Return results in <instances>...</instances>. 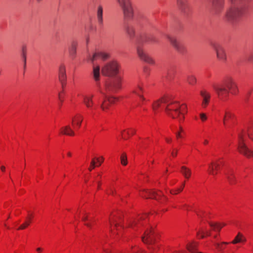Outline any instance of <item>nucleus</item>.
I'll return each mask as SVG.
<instances>
[{"mask_svg":"<svg viewBox=\"0 0 253 253\" xmlns=\"http://www.w3.org/2000/svg\"><path fill=\"white\" fill-rule=\"evenodd\" d=\"M93 78L97 83V85L100 87L98 81L100 80V67L99 66H93Z\"/></svg>","mask_w":253,"mask_h":253,"instance_id":"6ab92c4d","label":"nucleus"},{"mask_svg":"<svg viewBox=\"0 0 253 253\" xmlns=\"http://www.w3.org/2000/svg\"><path fill=\"white\" fill-rule=\"evenodd\" d=\"M185 186V184L184 183H183L182 185H181V187L179 188H178L176 189V191L178 192H180L182 191V190L183 189V188Z\"/></svg>","mask_w":253,"mask_h":253,"instance_id":"de8ad7c7","label":"nucleus"},{"mask_svg":"<svg viewBox=\"0 0 253 253\" xmlns=\"http://www.w3.org/2000/svg\"><path fill=\"white\" fill-rule=\"evenodd\" d=\"M243 234L239 232L237 236L235 237L234 239L231 242L233 244H236L242 242Z\"/></svg>","mask_w":253,"mask_h":253,"instance_id":"72a5a7b5","label":"nucleus"},{"mask_svg":"<svg viewBox=\"0 0 253 253\" xmlns=\"http://www.w3.org/2000/svg\"><path fill=\"white\" fill-rule=\"evenodd\" d=\"M82 119L80 116L75 117L72 120V124L75 127L79 128L81 125Z\"/></svg>","mask_w":253,"mask_h":253,"instance_id":"7c9ffc66","label":"nucleus"},{"mask_svg":"<svg viewBox=\"0 0 253 253\" xmlns=\"http://www.w3.org/2000/svg\"><path fill=\"white\" fill-rule=\"evenodd\" d=\"M199 116L202 121H204L207 120V116L205 114L200 113Z\"/></svg>","mask_w":253,"mask_h":253,"instance_id":"c03bdc74","label":"nucleus"},{"mask_svg":"<svg viewBox=\"0 0 253 253\" xmlns=\"http://www.w3.org/2000/svg\"><path fill=\"white\" fill-rule=\"evenodd\" d=\"M100 93H102V94H103V95H105L104 93L102 90H100Z\"/></svg>","mask_w":253,"mask_h":253,"instance_id":"774afa93","label":"nucleus"},{"mask_svg":"<svg viewBox=\"0 0 253 253\" xmlns=\"http://www.w3.org/2000/svg\"><path fill=\"white\" fill-rule=\"evenodd\" d=\"M242 242H246V238L244 236V235H243V238H242Z\"/></svg>","mask_w":253,"mask_h":253,"instance_id":"052dcab7","label":"nucleus"},{"mask_svg":"<svg viewBox=\"0 0 253 253\" xmlns=\"http://www.w3.org/2000/svg\"><path fill=\"white\" fill-rule=\"evenodd\" d=\"M62 94H63V92H61L59 93V99L61 101H62L63 100V96Z\"/></svg>","mask_w":253,"mask_h":253,"instance_id":"8fccbe9b","label":"nucleus"},{"mask_svg":"<svg viewBox=\"0 0 253 253\" xmlns=\"http://www.w3.org/2000/svg\"><path fill=\"white\" fill-rule=\"evenodd\" d=\"M208 143V141L207 140H205L204 141V144H207Z\"/></svg>","mask_w":253,"mask_h":253,"instance_id":"69168bd1","label":"nucleus"},{"mask_svg":"<svg viewBox=\"0 0 253 253\" xmlns=\"http://www.w3.org/2000/svg\"><path fill=\"white\" fill-rule=\"evenodd\" d=\"M88 219V217L87 216H84L82 218V220L84 221H85L86 220H87Z\"/></svg>","mask_w":253,"mask_h":253,"instance_id":"5fc2aeb1","label":"nucleus"},{"mask_svg":"<svg viewBox=\"0 0 253 253\" xmlns=\"http://www.w3.org/2000/svg\"><path fill=\"white\" fill-rule=\"evenodd\" d=\"M146 217V214L139 216L137 219L133 221V222L130 224V226L131 227H133V226H139V225H143L144 224L143 221L145 220Z\"/></svg>","mask_w":253,"mask_h":253,"instance_id":"f3484780","label":"nucleus"},{"mask_svg":"<svg viewBox=\"0 0 253 253\" xmlns=\"http://www.w3.org/2000/svg\"><path fill=\"white\" fill-rule=\"evenodd\" d=\"M93 95L88 94L83 96V101L85 106L88 107H91L93 105L92 98Z\"/></svg>","mask_w":253,"mask_h":253,"instance_id":"dca6fc26","label":"nucleus"},{"mask_svg":"<svg viewBox=\"0 0 253 253\" xmlns=\"http://www.w3.org/2000/svg\"><path fill=\"white\" fill-rule=\"evenodd\" d=\"M213 88L218 96L221 97L227 96L229 92L235 94L238 91V87L236 83L230 77L226 79L222 84H213Z\"/></svg>","mask_w":253,"mask_h":253,"instance_id":"f03ea898","label":"nucleus"},{"mask_svg":"<svg viewBox=\"0 0 253 253\" xmlns=\"http://www.w3.org/2000/svg\"><path fill=\"white\" fill-rule=\"evenodd\" d=\"M109 222H110L111 225L112 224V222H114L115 223V226L116 227H117L118 226H122V225L120 224V223H119L117 221V220L116 219H112V218H110L109 219Z\"/></svg>","mask_w":253,"mask_h":253,"instance_id":"ea45409f","label":"nucleus"},{"mask_svg":"<svg viewBox=\"0 0 253 253\" xmlns=\"http://www.w3.org/2000/svg\"><path fill=\"white\" fill-rule=\"evenodd\" d=\"M62 87L63 88L64 86L66 85V81H63V82H60Z\"/></svg>","mask_w":253,"mask_h":253,"instance_id":"603ef678","label":"nucleus"},{"mask_svg":"<svg viewBox=\"0 0 253 253\" xmlns=\"http://www.w3.org/2000/svg\"><path fill=\"white\" fill-rule=\"evenodd\" d=\"M180 172L187 179L191 176L192 173L191 169L185 166L181 167Z\"/></svg>","mask_w":253,"mask_h":253,"instance_id":"393cba45","label":"nucleus"},{"mask_svg":"<svg viewBox=\"0 0 253 253\" xmlns=\"http://www.w3.org/2000/svg\"><path fill=\"white\" fill-rule=\"evenodd\" d=\"M248 134L249 137L253 141V127L249 129ZM238 149L240 153L247 157H253V151L246 146L244 142L243 137L241 134L239 135Z\"/></svg>","mask_w":253,"mask_h":253,"instance_id":"7ed1b4c3","label":"nucleus"},{"mask_svg":"<svg viewBox=\"0 0 253 253\" xmlns=\"http://www.w3.org/2000/svg\"><path fill=\"white\" fill-rule=\"evenodd\" d=\"M212 8L215 14L221 11L224 6V0H211Z\"/></svg>","mask_w":253,"mask_h":253,"instance_id":"f8f14e48","label":"nucleus"},{"mask_svg":"<svg viewBox=\"0 0 253 253\" xmlns=\"http://www.w3.org/2000/svg\"><path fill=\"white\" fill-rule=\"evenodd\" d=\"M95 159H96L99 163V165L97 166H100L104 161V158L102 156L100 157V158H95Z\"/></svg>","mask_w":253,"mask_h":253,"instance_id":"a18cd8bd","label":"nucleus"},{"mask_svg":"<svg viewBox=\"0 0 253 253\" xmlns=\"http://www.w3.org/2000/svg\"><path fill=\"white\" fill-rule=\"evenodd\" d=\"M212 47L216 53L217 58L223 61H225L226 59V55L223 47L218 43H213Z\"/></svg>","mask_w":253,"mask_h":253,"instance_id":"1a4fd4ad","label":"nucleus"},{"mask_svg":"<svg viewBox=\"0 0 253 253\" xmlns=\"http://www.w3.org/2000/svg\"><path fill=\"white\" fill-rule=\"evenodd\" d=\"M77 46V42H73L69 48V53L71 56L72 57H75L76 53V48Z\"/></svg>","mask_w":253,"mask_h":253,"instance_id":"c756f323","label":"nucleus"},{"mask_svg":"<svg viewBox=\"0 0 253 253\" xmlns=\"http://www.w3.org/2000/svg\"><path fill=\"white\" fill-rule=\"evenodd\" d=\"M209 223V225H210V226L212 228V229L214 231H219L220 230V229L222 228V227L223 226L225 225V224H223V225H221V224H220L218 223H213V222H210Z\"/></svg>","mask_w":253,"mask_h":253,"instance_id":"2f4dec72","label":"nucleus"},{"mask_svg":"<svg viewBox=\"0 0 253 253\" xmlns=\"http://www.w3.org/2000/svg\"><path fill=\"white\" fill-rule=\"evenodd\" d=\"M67 155L68 156H70V157L71 156V153L70 152H68Z\"/></svg>","mask_w":253,"mask_h":253,"instance_id":"338daca9","label":"nucleus"},{"mask_svg":"<svg viewBox=\"0 0 253 253\" xmlns=\"http://www.w3.org/2000/svg\"><path fill=\"white\" fill-rule=\"evenodd\" d=\"M32 217V214L29 215V216L27 218V220L19 227L18 230H23L27 228L30 225Z\"/></svg>","mask_w":253,"mask_h":253,"instance_id":"c85d7f7f","label":"nucleus"},{"mask_svg":"<svg viewBox=\"0 0 253 253\" xmlns=\"http://www.w3.org/2000/svg\"><path fill=\"white\" fill-rule=\"evenodd\" d=\"M201 234V238H204L205 237V235L206 236H210L211 233L209 231H205L203 229H201L200 231H198L197 232V235H199L200 234Z\"/></svg>","mask_w":253,"mask_h":253,"instance_id":"58836bf2","label":"nucleus"},{"mask_svg":"<svg viewBox=\"0 0 253 253\" xmlns=\"http://www.w3.org/2000/svg\"><path fill=\"white\" fill-rule=\"evenodd\" d=\"M170 193L173 194H176L178 192L176 191V190H175L174 191H171Z\"/></svg>","mask_w":253,"mask_h":253,"instance_id":"4d7b16f0","label":"nucleus"},{"mask_svg":"<svg viewBox=\"0 0 253 253\" xmlns=\"http://www.w3.org/2000/svg\"><path fill=\"white\" fill-rule=\"evenodd\" d=\"M167 38L171 44L179 53H184L185 52V47L183 44L179 42L175 37L168 36Z\"/></svg>","mask_w":253,"mask_h":253,"instance_id":"9d476101","label":"nucleus"},{"mask_svg":"<svg viewBox=\"0 0 253 253\" xmlns=\"http://www.w3.org/2000/svg\"><path fill=\"white\" fill-rule=\"evenodd\" d=\"M21 54H24V55H26V47H22Z\"/></svg>","mask_w":253,"mask_h":253,"instance_id":"3c124183","label":"nucleus"},{"mask_svg":"<svg viewBox=\"0 0 253 253\" xmlns=\"http://www.w3.org/2000/svg\"><path fill=\"white\" fill-rule=\"evenodd\" d=\"M95 158L93 159L90 163V166L88 168L89 171H91L92 169H94L95 167Z\"/></svg>","mask_w":253,"mask_h":253,"instance_id":"a19ab883","label":"nucleus"},{"mask_svg":"<svg viewBox=\"0 0 253 253\" xmlns=\"http://www.w3.org/2000/svg\"><path fill=\"white\" fill-rule=\"evenodd\" d=\"M200 93L202 98L201 106L203 109H205L209 104L211 94L205 89L201 90Z\"/></svg>","mask_w":253,"mask_h":253,"instance_id":"9b49d317","label":"nucleus"},{"mask_svg":"<svg viewBox=\"0 0 253 253\" xmlns=\"http://www.w3.org/2000/svg\"><path fill=\"white\" fill-rule=\"evenodd\" d=\"M187 81L189 84L191 85H194L196 84L197 80L195 76L190 75L187 77Z\"/></svg>","mask_w":253,"mask_h":253,"instance_id":"c9c22d12","label":"nucleus"},{"mask_svg":"<svg viewBox=\"0 0 253 253\" xmlns=\"http://www.w3.org/2000/svg\"><path fill=\"white\" fill-rule=\"evenodd\" d=\"M97 18L99 24L101 26L103 24V8L102 6L99 5L97 8Z\"/></svg>","mask_w":253,"mask_h":253,"instance_id":"4be33fe9","label":"nucleus"},{"mask_svg":"<svg viewBox=\"0 0 253 253\" xmlns=\"http://www.w3.org/2000/svg\"><path fill=\"white\" fill-rule=\"evenodd\" d=\"M21 56L23 59L24 68L25 69L26 67V55H24V54H21Z\"/></svg>","mask_w":253,"mask_h":253,"instance_id":"79ce46f5","label":"nucleus"},{"mask_svg":"<svg viewBox=\"0 0 253 253\" xmlns=\"http://www.w3.org/2000/svg\"><path fill=\"white\" fill-rule=\"evenodd\" d=\"M136 131L135 129H132V128H131L130 129V131H127V134L129 135H133L134 134H135Z\"/></svg>","mask_w":253,"mask_h":253,"instance_id":"49530a36","label":"nucleus"},{"mask_svg":"<svg viewBox=\"0 0 253 253\" xmlns=\"http://www.w3.org/2000/svg\"><path fill=\"white\" fill-rule=\"evenodd\" d=\"M168 115L173 119L178 118L179 120H182L184 118V114L181 112H174V113L170 112Z\"/></svg>","mask_w":253,"mask_h":253,"instance_id":"bb28decb","label":"nucleus"},{"mask_svg":"<svg viewBox=\"0 0 253 253\" xmlns=\"http://www.w3.org/2000/svg\"><path fill=\"white\" fill-rule=\"evenodd\" d=\"M142 240L144 243L149 245L148 248L151 253L158 248V246L153 245L155 242V234L152 227L145 231L144 235L142 236Z\"/></svg>","mask_w":253,"mask_h":253,"instance_id":"39448f33","label":"nucleus"},{"mask_svg":"<svg viewBox=\"0 0 253 253\" xmlns=\"http://www.w3.org/2000/svg\"><path fill=\"white\" fill-rule=\"evenodd\" d=\"M187 106L185 104H182L180 107L179 109L180 110H184L185 109H187Z\"/></svg>","mask_w":253,"mask_h":253,"instance_id":"09e8293b","label":"nucleus"},{"mask_svg":"<svg viewBox=\"0 0 253 253\" xmlns=\"http://www.w3.org/2000/svg\"><path fill=\"white\" fill-rule=\"evenodd\" d=\"M228 181L230 184H234L236 182V177L232 170L225 173Z\"/></svg>","mask_w":253,"mask_h":253,"instance_id":"412c9836","label":"nucleus"},{"mask_svg":"<svg viewBox=\"0 0 253 253\" xmlns=\"http://www.w3.org/2000/svg\"><path fill=\"white\" fill-rule=\"evenodd\" d=\"M166 140L167 142H170L171 141V139H169V138H166Z\"/></svg>","mask_w":253,"mask_h":253,"instance_id":"680f3d73","label":"nucleus"},{"mask_svg":"<svg viewBox=\"0 0 253 253\" xmlns=\"http://www.w3.org/2000/svg\"><path fill=\"white\" fill-rule=\"evenodd\" d=\"M59 80L60 82L66 81V69L64 65H61L59 70Z\"/></svg>","mask_w":253,"mask_h":253,"instance_id":"a211bd4d","label":"nucleus"},{"mask_svg":"<svg viewBox=\"0 0 253 253\" xmlns=\"http://www.w3.org/2000/svg\"><path fill=\"white\" fill-rule=\"evenodd\" d=\"M85 225L86 226H87L88 227H89V228H91V224H90V223H85Z\"/></svg>","mask_w":253,"mask_h":253,"instance_id":"13d9d810","label":"nucleus"},{"mask_svg":"<svg viewBox=\"0 0 253 253\" xmlns=\"http://www.w3.org/2000/svg\"><path fill=\"white\" fill-rule=\"evenodd\" d=\"M61 133L70 136H73L75 134L74 132L68 126L61 128Z\"/></svg>","mask_w":253,"mask_h":253,"instance_id":"cd10ccee","label":"nucleus"},{"mask_svg":"<svg viewBox=\"0 0 253 253\" xmlns=\"http://www.w3.org/2000/svg\"><path fill=\"white\" fill-rule=\"evenodd\" d=\"M172 99V96L170 94L164 95L161 99L156 100L153 104V108L157 110L159 108L161 103H167Z\"/></svg>","mask_w":253,"mask_h":253,"instance_id":"ddd939ff","label":"nucleus"},{"mask_svg":"<svg viewBox=\"0 0 253 253\" xmlns=\"http://www.w3.org/2000/svg\"><path fill=\"white\" fill-rule=\"evenodd\" d=\"M187 2V0H177V4H178V6L181 9V10L183 12H185Z\"/></svg>","mask_w":253,"mask_h":253,"instance_id":"473e14b6","label":"nucleus"},{"mask_svg":"<svg viewBox=\"0 0 253 253\" xmlns=\"http://www.w3.org/2000/svg\"><path fill=\"white\" fill-rule=\"evenodd\" d=\"M109 57V55L107 53L104 52H99L95 53L93 54V56L90 58L92 62L96 59L97 57L100 58L103 60L107 59Z\"/></svg>","mask_w":253,"mask_h":253,"instance_id":"5701e85b","label":"nucleus"},{"mask_svg":"<svg viewBox=\"0 0 253 253\" xmlns=\"http://www.w3.org/2000/svg\"><path fill=\"white\" fill-rule=\"evenodd\" d=\"M121 8L125 19H131L134 14L133 9L130 0H116Z\"/></svg>","mask_w":253,"mask_h":253,"instance_id":"20e7f679","label":"nucleus"},{"mask_svg":"<svg viewBox=\"0 0 253 253\" xmlns=\"http://www.w3.org/2000/svg\"><path fill=\"white\" fill-rule=\"evenodd\" d=\"M0 169L2 171H4L5 170V167L4 166H1V168H0Z\"/></svg>","mask_w":253,"mask_h":253,"instance_id":"bf43d9fd","label":"nucleus"},{"mask_svg":"<svg viewBox=\"0 0 253 253\" xmlns=\"http://www.w3.org/2000/svg\"><path fill=\"white\" fill-rule=\"evenodd\" d=\"M176 136H177V137H181L179 132L176 134Z\"/></svg>","mask_w":253,"mask_h":253,"instance_id":"0e129e2a","label":"nucleus"},{"mask_svg":"<svg viewBox=\"0 0 253 253\" xmlns=\"http://www.w3.org/2000/svg\"><path fill=\"white\" fill-rule=\"evenodd\" d=\"M140 41L142 43L147 44H152L158 42V40L156 37L152 35L141 36Z\"/></svg>","mask_w":253,"mask_h":253,"instance_id":"4468645a","label":"nucleus"},{"mask_svg":"<svg viewBox=\"0 0 253 253\" xmlns=\"http://www.w3.org/2000/svg\"><path fill=\"white\" fill-rule=\"evenodd\" d=\"M121 79L116 77L113 79L109 84L106 85V89L109 91H116L121 88Z\"/></svg>","mask_w":253,"mask_h":253,"instance_id":"6e6552de","label":"nucleus"},{"mask_svg":"<svg viewBox=\"0 0 253 253\" xmlns=\"http://www.w3.org/2000/svg\"><path fill=\"white\" fill-rule=\"evenodd\" d=\"M37 251L38 252H40L42 251V249L40 248H38L37 249Z\"/></svg>","mask_w":253,"mask_h":253,"instance_id":"e2e57ef3","label":"nucleus"},{"mask_svg":"<svg viewBox=\"0 0 253 253\" xmlns=\"http://www.w3.org/2000/svg\"><path fill=\"white\" fill-rule=\"evenodd\" d=\"M197 247V244L196 243H191L187 245V249L192 253H195V251ZM200 252H198L199 253Z\"/></svg>","mask_w":253,"mask_h":253,"instance_id":"f704fd0d","label":"nucleus"},{"mask_svg":"<svg viewBox=\"0 0 253 253\" xmlns=\"http://www.w3.org/2000/svg\"><path fill=\"white\" fill-rule=\"evenodd\" d=\"M119 71V65L117 62L111 61L105 64L102 68V74L107 76L116 75Z\"/></svg>","mask_w":253,"mask_h":253,"instance_id":"423d86ee","label":"nucleus"},{"mask_svg":"<svg viewBox=\"0 0 253 253\" xmlns=\"http://www.w3.org/2000/svg\"><path fill=\"white\" fill-rule=\"evenodd\" d=\"M121 164L124 166H126L127 165V156H126V153H124L121 155Z\"/></svg>","mask_w":253,"mask_h":253,"instance_id":"e433bc0d","label":"nucleus"},{"mask_svg":"<svg viewBox=\"0 0 253 253\" xmlns=\"http://www.w3.org/2000/svg\"><path fill=\"white\" fill-rule=\"evenodd\" d=\"M143 193H144V192ZM145 193H146V194L142 195V196H143L146 198H152V199H157V196H161L160 195L156 193L154 191H146V192H145Z\"/></svg>","mask_w":253,"mask_h":253,"instance_id":"b1692460","label":"nucleus"},{"mask_svg":"<svg viewBox=\"0 0 253 253\" xmlns=\"http://www.w3.org/2000/svg\"><path fill=\"white\" fill-rule=\"evenodd\" d=\"M105 98L106 100L101 104V107L103 110L108 109L109 104L112 103L116 100V98L113 97H108L106 95H105Z\"/></svg>","mask_w":253,"mask_h":253,"instance_id":"aec40b11","label":"nucleus"},{"mask_svg":"<svg viewBox=\"0 0 253 253\" xmlns=\"http://www.w3.org/2000/svg\"><path fill=\"white\" fill-rule=\"evenodd\" d=\"M232 117V114L230 113V112H227L224 116V122L226 120H227L229 118H231Z\"/></svg>","mask_w":253,"mask_h":253,"instance_id":"37998d69","label":"nucleus"},{"mask_svg":"<svg viewBox=\"0 0 253 253\" xmlns=\"http://www.w3.org/2000/svg\"><path fill=\"white\" fill-rule=\"evenodd\" d=\"M114 193H116V191L113 190V189H110V192L109 194L113 195Z\"/></svg>","mask_w":253,"mask_h":253,"instance_id":"6e6d98bb","label":"nucleus"},{"mask_svg":"<svg viewBox=\"0 0 253 253\" xmlns=\"http://www.w3.org/2000/svg\"><path fill=\"white\" fill-rule=\"evenodd\" d=\"M229 0L235 5L227 9L224 16V20L228 22L233 23L243 14L248 0Z\"/></svg>","mask_w":253,"mask_h":253,"instance_id":"f257e3e1","label":"nucleus"},{"mask_svg":"<svg viewBox=\"0 0 253 253\" xmlns=\"http://www.w3.org/2000/svg\"><path fill=\"white\" fill-rule=\"evenodd\" d=\"M137 53L138 57L142 61L149 64H154V60L145 52L141 46H139L137 47Z\"/></svg>","mask_w":253,"mask_h":253,"instance_id":"0eeeda50","label":"nucleus"},{"mask_svg":"<svg viewBox=\"0 0 253 253\" xmlns=\"http://www.w3.org/2000/svg\"><path fill=\"white\" fill-rule=\"evenodd\" d=\"M177 150H176V151L175 152H174L173 151H172L171 152V155L173 156V157H175L176 155H177Z\"/></svg>","mask_w":253,"mask_h":253,"instance_id":"864d4df0","label":"nucleus"},{"mask_svg":"<svg viewBox=\"0 0 253 253\" xmlns=\"http://www.w3.org/2000/svg\"><path fill=\"white\" fill-rule=\"evenodd\" d=\"M219 168V164L217 162H211L209 165L208 172L210 174L215 176Z\"/></svg>","mask_w":253,"mask_h":253,"instance_id":"2eb2a0df","label":"nucleus"},{"mask_svg":"<svg viewBox=\"0 0 253 253\" xmlns=\"http://www.w3.org/2000/svg\"><path fill=\"white\" fill-rule=\"evenodd\" d=\"M126 32L130 38H133L135 36L134 28L131 25H127L126 27Z\"/></svg>","mask_w":253,"mask_h":253,"instance_id":"a878e982","label":"nucleus"},{"mask_svg":"<svg viewBox=\"0 0 253 253\" xmlns=\"http://www.w3.org/2000/svg\"><path fill=\"white\" fill-rule=\"evenodd\" d=\"M142 90L143 89L142 87L138 86V89L134 91V93L137 94L140 98L144 100L145 99L141 94V92L142 91Z\"/></svg>","mask_w":253,"mask_h":253,"instance_id":"4c0bfd02","label":"nucleus"}]
</instances>
